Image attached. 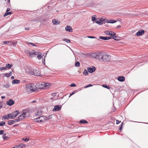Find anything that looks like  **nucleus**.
Listing matches in <instances>:
<instances>
[{
  "mask_svg": "<svg viewBox=\"0 0 148 148\" xmlns=\"http://www.w3.org/2000/svg\"><path fill=\"white\" fill-rule=\"evenodd\" d=\"M87 37L88 38H96V37H95L94 36H88Z\"/></svg>",
  "mask_w": 148,
  "mask_h": 148,
  "instance_id": "4d7b16f0",
  "label": "nucleus"
},
{
  "mask_svg": "<svg viewBox=\"0 0 148 148\" xmlns=\"http://www.w3.org/2000/svg\"><path fill=\"white\" fill-rule=\"evenodd\" d=\"M19 112L18 110H16L12 113V115L14 116V118L16 117L19 114Z\"/></svg>",
  "mask_w": 148,
  "mask_h": 148,
  "instance_id": "4468645a",
  "label": "nucleus"
},
{
  "mask_svg": "<svg viewBox=\"0 0 148 148\" xmlns=\"http://www.w3.org/2000/svg\"><path fill=\"white\" fill-rule=\"evenodd\" d=\"M2 120H3V119H9V117L8 116V114L7 115H4L2 117Z\"/></svg>",
  "mask_w": 148,
  "mask_h": 148,
  "instance_id": "2f4dec72",
  "label": "nucleus"
},
{
  "mask_svg": "<svg viewBox=\"0 0 148 148\" xmlns=\"http://www.w3.org/2000/svg\"><path fill=\"white\" fill-rule=\"evenodd\" d=\"M12 65L9 64H5V67L6 69H10L12 67Z\"/></svg>",
  "mask_w": 148,
  "mask_h": 148,
  "instance_id": "5701e85b",
  "label": "nucleus"
},
{
  "mask_svg": "<svg viewBox=\"0 0 148 148\" xmlns=\"http://www.w3.org/2000/svg\"><path fill=\"white\" fill-rule=\"evenodd\" d=\"M92 85L91 84H89L87 85H86V86H84V88H87L90 86H92Z\"/></svg>",
  "mask_w": 148,
  "mask_h": 148,
  "instance_id": "8fccbe9b",
  "label": "nucleus"
},
{
  "mask_svg": "<svg viewBox=\"0 0 148 148\" xmlns=\"http://www.w3.org/2000/svg\"><path fill=\"white\" fill-rule=\"evenodd\" d=\"M123 123L122 122V123L121 124V127H120V128L119 130V132L121 131V130H122V125H123Z\"/></svg>",
  "mask_w": 148,
  "mask_h": 148,
  "instance_id": "de8ad7c7",
  "label": "nucleus"
},
{
  "mask_svg": "<svg viewBox=\"0 0 148 148\" xmlns=\"http://www.w3.org/2000/svg\"><path fill=\"white\" fill-rule=\"evenodd\" d=\"M19 121V119H16L14 120H9L8 121V124L9 125H11Z\"/></svg>",
  "mask_w": 148,
  "mask_h": 148,
  "instance_id": "9d476101",
  "label": "nucleus"
},
{
  "mask_svg": "<svg viewBox=\"0 0 148 148\" xmlns=\"http://www.w3.org/2000/svg\"><path fill=\"white\" fill-rule=\"evenodd\" d=\"M4 75L5 76V77H8L10 76V75H9V73H6L4 74Z\"/></svg>",
  "mask_w": 148,
  "mask_h": 148,
  "instance_id": "79ce46f5",
  "label": "nucleus"
},
{
  "mask_svg": "<svg viewBox=\"0 0 148 148\" xmlns=\"http://www.w3.org/2000/svg\"><path fill=\"white\" fill-rule=\"evenodd\" d=\"M62 108V106L60 105H56L54 106V108L53 109V111L55 112L58 111L60 110Z\"/></svg>",
  "mask_w": 148,
  "mask_h": 148,
  "instance_id": "1a4fd4ad",
  "label": "nucleus"
},
{
  "mask_svg": "<svg viewBox=\"0 0 148 148\" xmlns=\"http://www.w3.org/2000/svg\"><path fill=\"white\" fill-rule=\"evenodd\" d=\"M13 12H6L4 14L3 16L4 17H5L9 14H12Z\"/></svg>",
  "mask_w": 148,
  "mask_h": 148,
  "instance_id": "4be33fe9",
  "label": "nucleus"
},
{
  "mask_svg": "<svg viewBox=\"0 0 148 148\" xmlns=\"http://www.w3.org/2000/svg\"><path fill=\"white\" fill-rule=\"evenodd\" d=\"M113 39L116 40H119L121 39V38L118 36H115L113 38Z\"/></svg>",
  "mask_w": 148,
  "mask_h": 148,
  "instance_id": "412c9836",
  "label": "nucleus"
},
{
  "mask_svg": "<svg viewBox=\"0 0 148 148\" xmlns=\"http://www.w3.org/2000/svg\"><path fill=\"white\" fill-rule=\"evenodd\" d=\"M121 26L120 25H118V26L117 27H116V28H121Z\"/></svg>",
  "mask_w": 148,
  "mask_h": 148,
  "instance_id": "69168bd1",
  "label": "nucleus"
},
{
  "mask_svg": "<svg viewBox=\"0 0 148 148\" xmlns=\"http://www.w3.org/2000/svg\"><path fill=\"white\" fill-rule=\"evenodd\" d=\"M70 86L71 87H75L76 86V85L74 83H72Z\"/></svg>",
  "mask_w": 148,
  "mask_h": 148,
  "instance_id": "3c124183",
  "label": "nucleus"
},
{
  "mask_svg": "<svg viewBox=\"0 0 148 148\" xmlns=\"http://www.w3.org/2000/svg\"><path fill=\"white\" fill-rule=\"evenodd\" d=\"M97 17V16L95 15H94L92 17V20L93 21H96L97 19H96V17Z\"/></svg>",
  "mask_w": 148,
  "mask_h": 148,
  "instance_id": "7c9ffc66",
  "label": "nucleus"
},
{
  "mask_svg": "<svg viewBox=\"0 0 148 148\" xmlns=\"http://www.w3.org/2000/svg\"><path fill=\"white\" fill-rule=\"evenodd\" d=\"M6 68L5 67H1L0 68V71H2L3 70H5L6 69Z\"/></svg>",
  "mask_w": 148,
  "mask_h": 148,
  "instance_id": "c03bdc74",
  "label": "nucleus"
},
{
  "mask_svg": "<svg viewBox=\"0 0 148 148\" xmlns=\"http://www.w3.org/2000/svg\"><path fill=\"white\" fill-rule=\"evenodd\" d=\"M125 78L123 76H119L118 77V80L121 82H123L125 80Z\"/></svg>",
  "mask_w": 148,
  "mask_h": 148,
  "instance_id": "dca6fc26",
  "label": "nucleus"
},
{
  "mask_svg": "<svg viewBox=\"0 0 148 148\" xmlns=\"http://www.w3.org/2000/svg\"><path fill=\"white\" fill-rule=\"evenodd\" d=\"M65 30L66 31L70 32H73V29L71 27L69 26H67L65 28Z\"/></svg>",
  "mask_w": 148,
  "mask_h": 148,
  "instance_id": "2eb2a0df",
  "label": "nucleus"
},
{
  "mask_svg": "<svg viewBox=\"0 0 148 148\" xmlns=\"http://www.w3.org/2000/svg\"><path fill=\"white\" fill-rule=\"evenodd\" d=\"M33 69L30 67L27 66L25 68L26 72L32 75Z\"/></svg>",
  "mask_w": 148,
  "mask_h": 148,
  "instance_id": "6e6552de",
  "label": "nucleus"
},
{
  "mask_svg": "<svg viewBox=\"0 0 148 148\" xmlns=\"http://www.w3.org/2000/svg\"><path fill=\"white\" fill-rule=\"evenodd\" d=\"M80 64L79 62H75V66H80Z\"/></svg>",
  "mask_w": 148,
  "mask_h": 148,
  "instance_id": "c9c22d12",
  "label": "nucleus"
},
{
  "mask_svg": "<svg viewBox=\"0 0 148 148\" xmlns=\"http://www.w3.org/2000/svg\"><path fill=\"white\" fill-rule=\"evenodd\" d=\"M4 44H7L8 43V42H9V41H4Z\"/></svg>",
  "mask_w": 148,
  "mask_h": 148,
  "instance_id": "e2e57ef3",
  "label": "nucleus"
},
{
  "mask_svg": "<svg viewBox=\"0 0 148 148\" xmlns=\"http://www.w3.org/2000/svg\"><path fill=\"white\" fill-rule=\"evenodd\" d=\"M109 21V20H107V19L104 18L103 19V23H108V22Z\"/></svg>",
  "mask_w": 148,
  "mask_h": 148,
  "instance_id": "4c0bfd02",
  "label": "nucleus"
},
{
  "mask_svg": "<svg viewBox=\"0 0 148 148\" xmlns=\"http://www.w3.org/2000/svg\"><path fill=\"white\" fill-rule=\"evenodd\" d=\"M50 86V84L49 83H46L43 82L40 84H39V86L38 85V88L39 89H44L45 87Z\"/></svg>",
  "mask_w": 148,
  "mask_h": 148,
  "instance_id": "20e7f679",
  "label": "nucleus"
},
{
  "mask_svg": "<svg viewBox=\"0 0 148 148\" xmlns=\"http://www.w3.org/2000/svg\"><path fill=\"white\" fill-rule=\"evenodd\" d=\"M87 70L90 73H92L94 72L96 70L95 67V66H92V68L91 67H88L87 68Z\"/></svg>",
  "mask_w": 148,
  "mask_h": 148,
  "instance_id": "9b49d317",
  "label": "nucleus"
},
{
  "mask_svg": "<svg viewBox=\"0 0 148 148\" xmlns=\"http://www.w3.org/2000/svg\"><path fill=\"white\" fill-rule=\"evenodd\" d=\"M42 112H42H41V111H40V112H39V111H38L36 113V114H35L36 116H38L39 115H41L42 114L41 113Z\"/></svg>",
  "mask_w": 148,
  "mask_h": 148,
  "instance_id": "cd10ccee",
  "label": "nucleus"
},
{
  "mask_svg": "<svg viewBox=\"0 0 148 148\" xmlns=\"http://www.w3.org/2000/svg\"><path fill=\"white\" fill-rule=\"evenodd\" d=\"M45 116H42L34 119V121L37 122H42L46 120Z\"/></svg>",
  "mask_w": 148,
  "mask_h": 148,
  "instance_id": "39448f33",
  "label": "nucleus"
},
{
  "mask_svg": "<svg viewBox=\"0 0 148 148\" xmlns=\"http://www.w3.org/2000/svg\"><path fill=\"white\" fill-rule=\"evenodd\" d=\"M95 22L98 24L99 25H102L101 23L100 22V21H99V18H97L96 20L95 21Z\"/></svg>",
  "mask_w": 148,
  "mask_h": 148,
  "instance_id": "a878e982",
  "label": "nucleus"
},
{
  "mask_svg": "<svg viewBox=\"0 0 148 148\" xmlns=\"http://www.w3.org/2000/svg\"><path fill=\"white\" fill-rule=\"evenodd\" d=\"M104 53L99 52L92 53L91 56L93 58H96L97 60L101 61Z\"/></svg>",
  "mask_w": 148,
  "mask_h": 148,
  "instance_id": "f257e3e1",
  "label": "nucleus"
},
{
  "mask_svg": "<svg viewBox=\"0 0 148 148\" xmlns=\"http://www.w3.org/2000/svg\"><path fill=\"white\" fill-rule=\"evenodd\" d=\"M109 21L108 22V23H116V21H115L114 20H109Z\"/></svg>",
  "mask_w": 148,
  "mask_h": 148,
  "instance_id": "c756f323",
  "label": "nucleus"
},
{
  "mask_svg": "<svg viewBox=\"0 0 148 148\" xmlns=\"http://www.w3.org/2000/svg\"><path fill=\"white\" fill-rule=\"evenodd\" d=\"M22 139L23 140L25 141L26 142H27V141H28V140H29V138H26L25 139L24 138H23Z\"/></svg>",
  "mask_w": 148,
  "mask_h": 148,
  "instance_id": "49530a36",
  "label": "nucleus"
},
{
  "mask_svg": "<svg viewBox=\"0 0 148 148\" xmlns=\"http://www.w3.org/2000/svg\"><path fill=\"white\" fill-rule=\"evenodd\" d=\"M103 19H104V18H99V21L101 23V24L103 23Z\"/></svg>",
  "mask_w": 148,
  "mask_h": 148,
  "instance_id": "58836bf2",
  "label": "nucleus"
},
{
  "mask_svg": "<svg viewBox=\"0 0 148 148\" xmlns=\"http://www.w3.org/2000/svg\"><path fill=\"white\" fill-rule=\"evenodd\" d=\"M39 53L38 52L34 51L33 52H32L31 53H30L29 55H30L32 57H34V56H35L36 55H38Z\"/></svg>",
  "mask_w": 148,
  "mask_h": 148,
  "instance_id": "f3484780",
  "label": "nucleus"
},
{
  "mask_svg": "<svg viewBox=\"0 0 148 148\" xmlns=\"http://www.w3.org/2000/svg\"><path fill=\"white\" fill-rule=\"evenodd\" d=\"M113 37H112L111 36H108V37H107V40H108L109 39H111V38H113Z\"/></svg>",
  "mask_w": 148,
  "mask_h": 148,
  "instance_id": "864d4df0",
  "label": "nucleus"
},
{
  "mask_svg": "<svg viewBox=\"0 0 148 148\" xmlns=\"http://www.w3.org/2000/svg\"><path fill=\"white\" fill-rule=\"evenodd\" d=\"M45 58L44 59H42V63H43L44 64H45Z\"/></svg>",
  "mask_w": 148,
  "mask_h": 148,
  "instance_id": "052dcab7",
  "label": "nucleus"
},
{
  "mask_svg": "<svg viewBox=\"0 0 148 148\" xmlns=\"http://www.w3.org/2000/svg\"><path fill=\"white\" fill-rule=\"evenodd\" d=\"M9 138V137L8 136H5L3 137V139L4 140H8Z\"/></svg>",
  "mask_w": 148,
  "mask_h": 148,
  "instance_id": "09e8293b",
  "label": "nucleus"
},
{
  "mask_svg": "<svg viewBox=\"0 0 148 148\" xmlns=\"http://www.w3.org/2000/svg\"><path fill=\"white\" fill-rule=\"evenodd\" d=\"M121 122V121H119V120H116V124H119V123H120Z\"/></svg>",
  "mask_w": 148,
  "mask_h": 148,
  "instance_id": "bf43d9fd",
  "label": "nucleus"
},
{
  "mask_svg": "<svg viewBox=\"0 0 148 148\" xmlns=\"http://www.w3.org/2000/svg\"><path fill=\"white\" fill-rule=\"evenodd\" d=\"M40 72L39 71L36 69H33L32 75L36 76H40Z\"/></svg>",
  "mask_w": 148,
  "mask_h": 148,
  "instance_id": "0eeeda50",
  "label": "nucleus"
},
{
  "mask_svg": "<svg viewBox=\"0 0 148 148\" xmlns=\"http://www.w3.org/2000/svg\"><path fill=\"white\" fill-rule=\"evenodd\" d=\"M88 72L86 69H85L83 72V74L85 75H88Z\"/></svg>",
  "mask_w": 148,
  "mask_h": 148,
  "instance_id": "f704fd0d",
  "label": "nucleus"
},
{
  "mask_svg": "<svg viewBox=\"0 0 148 148\" xmlns=\"http://www.w3.org/2000/svg\"><path fill=\"white\" fill-rule=\"evenodd\" d=\"M37 57L38 59L40 60L42 57L41 55H38L37 56Z\"/></svg>",
  "mask_w": 148,
  "mask_h": 148,
  "instance_id": "603ef678",
  "label": "nucleus"
},
{
  "mask_svg": "<svg viewBox=\"0 0 148 148\" xmlns=\"http://www.w3.org/2000/svg\"><path fill=\"white\" fill-rule=\"evenodd\" d=\"M110 35L113 38L116 35V34L113 32V33L110 34Z\"/></svg>",
  "mask_w": 148,
  "mask_h": 148,
  "instance_id": "a18cd8bd",
  "label": "nucleus"
},
{
  "mask_svg": "<svg viewBox=\"0 0 148 148\" xmlns=\"http://www.w3.org/2000/svg\"><path fill=\"white\" fill-rule=\"evenodd\" d=\"M101 61L103 62H108L111 59V56L108 54L104 53Z\"/></svg>",
  "mask_w": 148,
  "mask_h": 148,
  "instance_id": "7ed1b4c3",
  "label": "nucleus"
},
{
  "mask_svg": "<svg viewBox=\"0 0 148 148\" xmlns=\"http://www.w3.org/2000/svg\"><path fill=\"white\" fill-rule=\"evenodd\" d=\"M87 123L88 122L87 121L84 119H82L79 121V123Z\"/></svg>",
  "mask_w": 148,
  "mask_h": 148,
  "instance_id": "b1692460",
  "label": "nucleus"
},
{
  "mask_svg": "<svg viewBox=\"0 0 148 148\" xmlns=\"http://www.w3.org/2000/svg\"><path fill=\"white\" fill-rule=\"evenodd\" d=\"M20 82V80L17 79H14L12 82V83L13 84H17L19 83Z\"/></svg>",
  "mask_w": 148,
  "mask_h": 148,
  "instance_id": "a211bd4d",
  "label": "nucleus"
},
{
  "mask_svg": "<svg viewBox=\"0 0 148 148\" xmlns=\"http://www.w3.org/2000/svg\"><path fill=\"white\" fill-rule=\"evenodd\" d=\"M53 23L55 25H58L59 24L60 22L56 20V19H53L52 20Z\"/></svg>",
  "mask_w": 148,
  "mask_h": 148,
  "instance_id": "6ab92c4d",
  "label": "nucleus"
},
{
  "mask_svg": "<svg viewBox=\"0 0 148 148\" xmlns=\"http://www.w3.org/2000/svg\"><path fill=\"white\" fill-rule=\"evenodd\" d=\"M57 94V93H52L51 94V96H53V97H54V96H56V95Z\"/></svg>",
  "mask_w": 148,
  "mask_h": 148,
  "instance_id": "6e6d98bb",
  "label": "nucleus"
},
{
  "mask_svg": "<svg viewBox=\"0 0 148 148\" xmlns=\"http://www.w3.org/2000/svg\"><path fill=\"white\" fill-rule=\"evenodd\" d=\"M103 87L106 88L108 89H109L110 88V86L109 85H107L106 84H103L102 85Z\"/></svg>",
  "mask_w": 148,
  "mask_h": 148,
  "instance_id": "bb28decb",
  "label": "nucleus"
},
{
  "mask_svg": "<svg viewBox=\"0 0 148 148\" xmlns=\"http://www.w3.org/2000/svg\"><path fill=\"white\" fill-rule=\"evenodd\" d=\"M52 115H49V116H47L45 118H46V119H51L52 118Z\"/></svg>",
  "mask_w": 148,
  "mask_h": 148,
  "instance_id": "37998d69",
  "label": "nucleus"
},
{
  "mask_svg": "<svg viewBox=\"0 0 148 148\" xmlns=\"http://www.w3.org/2000/svg\"><path fill=\"white\" fill-rule=\"evenodd\" d=\"M35 86L32 84H28L26 85V90L27 92H33L36 91Z\"/></svg>",
  "mask_w": 148,
  "mask_h": 148,
  "instance_id": "f03ea898",
  "label": "nucleus"
},
{
  "mask_svg": "<svg viewBox=\"0 0 148 148\" xmlns=\"http://www.w3.org/2000/svg\"><path fill=\"white\" fill-rule=\"evenodd\" d=\"M17 43V42H13L12 44L13 45H16Z\"/></svg>",
  "mask_w": 148,
  "mask_h": 148,
  "instance_id": "680f3d73",
  "label": "nucleus"
},
{
  "mask_svg": "<svg viewBox=\"0 0 148 148\" xmlns=\"http://www.w3.org/2000/svg\"><path fill=\"white\" fill-rule=\"evenodd\" d=\"M14 76H12L11 77V79H14Z\"/></svg>",
  "mask_w": 148,
  "mask_h": 148,
  "instance_id": "774afa93",
  "label": "nucleus"
},
{
  "mask_svg": "<svg viewBox=\"0 0 148 148\" xmlns=\"http://www.w3.org/2000/svg\"><path fill=\"white\" fill-rule=\"evenodd\" d=\"M117 21L120 22L121 21V19L120 18H119L117 19Z\"/></svg>",
  "mask_w": 148,
  "mask_h": 148,
  "instance_id": "338daca9",
  "label": "nucleus"
},
{
  "mask_svg": "<svg viewBox=\"0 0 148 148\" xmlns=\"http://www.w3.org/2000/svg\"><path fill=\"white\" fill-rule=\"evenodd\" d=\"M14 101L12 99H10L6 102V104L9 106H12L14 104Z\"/></svg>",
  "mask_w": 148,
  "mask_h": 148,
  "instance_id": "f8f14e48",
  "label": "nucleus"
},
{
  "mask_svg": "<svg viewBox=\"0 0 148 148\" xmlns=\"http://www.w3.org/2000/svg\"><path fill=\"white\" fill-rule=\"evenodd\" d=\"M104 33L106 35H110V32H109L108 31H105L104 32Z\"/></svg>",
  "mask_w": 148,
  "mask_h": 148,
  "instance_id": "ea45409f",
  "label": "nucleus"
},
{
  "mask_svg": "<svg viewBox=\"0 0 148 148\" xmlns=\"http://www.w3.org/2000/svg\"><path fill=\"white\" fill-rule=\"evenodd\" d=\"M63 41H66V42L68 43H69L70 42L71 40L69 39H68L66 38L64 39L63 40Z\"/></svg>",
  "mask_w": 148,
  "mask_h": 148,
  "instance_id": "473e14b6",
  "label": "nucleus"
},
{
  "mask_svg": "<svg viewBox=\"0 0 148 148\" xmlns=\"http://www.w3.org/2000/svg\"><path fill=\"white\" fill-rule=\"evenodd\" d=\"M145 33L144 30L142 29L139 30L136 33L137 36H140L143 35Z\"/></svg>",
  "mask_w": 148,
  "mask_h": 148,
  "instance_id": "ddd939ff",
  "label": "nucleus"
},
{
  "mask_svg": "<svg viewBox=\"0 0 148 148\" xmlns=\"http://www.w3.org/2000/svg\"><path fill=\"white\" fill-rule=\"evenodd\" d=\"M18 148H23L24 147H25L26 145L23 144H21L20 145H17Z\"/></svg>",
  "mask_w": 148,
  "mask_h": 148,
  "instance_id": "aec40b11",
  "label": "nucleus"
},
{
  "mask_svg": "<svg viewBox=\"0 0 148 148\" xmlns=\"http://www.w3.org/2000/svg\"><path fill=\"white\" fill-rule=\"evenodd\" d=\"M8 116L9 119H14V116H13L12 113H9L8 114Z\"/></svg>",
  "mask_w": 148,
  "mask_h": 148,
  "instance_id": "393cba45",
  "label": "nucleus"
},
{
  "mask_svg": "<svg viewBox=\"0 0 148 148\" xmlns=\"http://www.w3.org/2000/svg\"><path fill=\"white\" fill-rule=\"evenodd\" d=\"M28 113V112H23V114L19 116L18 117V118L17 119H19V121L21 120H22L24 119L25 117H28L29 116L27 115V114Z\"/></svg>",
  "mask_w": 148,
  "mask_h": 148,
  "instance_id": "423d86ee",
  "label": "nucleus"
},
{
  "mask_svg": "<svg viewBox=\"0 0 148 148\" xmlns=\"http://www.w3.org/2000/svg\"><path fill=\"white\" fill-rule=\"evenodd\" d=\"M4 131L3 130H0V135H2L3 134Z\"/></svg>",
  "mask_w": 148,
  "mask_h": 148,
  "instance_id": "5fc2aeb1",
  "label": "nucleus"
},
{
  "mask_svg": "<svg viewBox=\"0 0 148 148\" xmlns=\"http://www.w3.org/2000/svg\"><path fill=\"white\" fill-rule=\"evenodd\" d=\"M3 87H5V88H9L10 86V85L9 84H6L3 85Z\"/></svg>",
  "mask_w": 148,
  "mask_h": 148,
  "instance_id": "72a5a7b5",
  "label": "nucleus"
},
{
  "mask_svg": "<svg viewBox=\"0 0 148 148\" xmlns=\"http://www.w3.org/2000/svg\"><path fill=\"white\" fill-rule=\"evenodd\" d=\"M5 123L3 121H1L0 122V126H3L5 124Z\"/></svg>",
  "mask_w": 148,
  "mask_h": 148,
  "instance_id": "e433bc0d",
  "label": "nucleus"
},
{
  "mask_svg": "<svg viewBox=\"0 0 148 148\" xmlns=\"http://www.w3.org/2000/svg\"><path fill=\"white\" fill-rule=\"evenodd\" d=\"M29 44H30L34 46H37L36 45H35L33 43H32V42H29Z\"/></svg>",
  "mask_w": 148,
  "mask_h": 148,
  "instance_id": "13d9d810",
  "label": "nucleus"
},
{
  "mask_svg": "<svg viewBox=\"0 0 148 148\" xmlns=\"http://www.w3.org/2000/svg\"><path fill=\"white\" fill-rule=\"evenodd\" d=\"M10 10V8H8L7 9L6 12H8V11H9Z\"/></svg>",
  "mask_w": 148,
  "mask_h": 148,
  "instance_id": "0e129e2a",
  "label": "nucleus"
},
{
  "mask_svg": "<svg viewBox=\"0 0 148 148\" xmlns=\"http://www.w3.org/2000/svg\"><path fill=\"white\" fill-rule=\"evenodd\" d=\"M76 92H77V91L76 90L74 91H73V92H72V93L69 96V97H70L71 96L73 95H74Z\"/></svg>",
  "mask_w": 148,
  "mask_h": 148,
  "instance_id": "a19ab883",
  "label": "nucleus"
},
{
  "mask_svg": "<svg viewBox=\"0 0 148 148\" xmlns=\"http://www.w3.org/2000/svg\"><path fill=\"white\" fill-rule=\"evenodd\" d=\"M99 38L102 39L104 40H107V37L106 36H100L99 37Z\"/></svg>",
  "mask_w": 148,
  "mask_h": 148,
  "instance_id": "c85d7f7f",
  "label": "nucleus"
}]
</instances>
